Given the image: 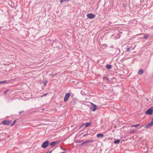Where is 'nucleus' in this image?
<instances>
[{
    "label": "nucleus",
    "mask_w": 153,
    "mask_h": 153,
    "mask_svg": "<svg viewBox=\"0 0 153 153\" xmlns=\"http://www.w3.org/2000/svg\"><path fill=\"white\" fill-rule=\"evenodd\" d=\"M64 1H65V0H64ZM65 1H69V0H65Z\"/></svg>",
    "instance_id": "31"
},
{
    "label": "nucleus",
    "mask_w": 153,
    "mask_h": 153,
    "mask_svg": "<svg viewBox=\"0 0 153 153\" xmlns=\"http://www.w3.org/2000/svg\"><path fill=\"white\" fill-rule=\"evenodd\" d=\"M56 143V142L55 141L52 142L51 143L50 145L51 146H54L55 145Z\"/></svg>",
    "instance_id": "14"
},
{
    "label": "nucleus",
    "mask_w": 153,
    "mask_h": 153,
    "mask_svg": "<svg viewBox=\"0 0 153 153\" xmlns=\"http://www.w3.org/2000/svg\"><path fill=\"white\" fill-rule=\"evenodd\" d=\"M11 123V121H7L6 120H4L2 121V124L3 125H9Z\"/></svg>",
    "instance_id": "4"
},
{
    "label": "nucleus",
    "mask_w": 153,
    "mask_h": 153,
    "mask_svg": "<svg viewBox=\"0 0 153 153\" xmlns=\"http://www.w3.org/2000/svg\"><path fill=\"white\" fill-rule=\"evenodd\" d=\"M48 94L47 93H46L45 94H44L43 95L42 97H43V96H46Z\"/></svg>",
    "instance_id": "27"
},
{
    "label": "nucleus",
    "mask_w": 153,
    "mask_h": 153,
    "mask_svg": "<svg viewBox=\"0 0 153 153\" xmlns=\"http://www.w3.org/2000/svg\"><path fill=\"white\" fill-rule=\"evenodd\" d=\"M1 29V27H0V29Z\"/></svg>",
    "instance_id": "32"
},
{
    "label": "nucleus",
    "mask_w": 153,
    "mask_h": 153,
    "mask_svg": "<svg viewBox=\"0 0 153 153\" xmlns=\"http://www.w3.org/2000/svg\"><path fill=\"white\" fill-rule=\"evenodd\" d=\"M57 74V73H56V74H53V75H52V77H55V76H56V75Z\"/></svg>",
    "instance_id": "20"
},
{
    "label": "nucleus",
    "mask_w": 153,
    "mask_h": 153,
    "mask_svg": "<svg viewBox=\"0 0 153 153\" xmlns=\"http://www.w3.org/2000/svg\"><path fill=\"white\" fill-rule=\"evenodd\" d=\"M64 1V0H61L60 2L61 4H62V2H63V1Z\"/></svg>",
    "instance_id": "23"
},
{
    "label": "nucleus",
    "mask_w": 153,
    "mask_h": 153,
    "mask_svg": "<svg viewBox=\"0 0 153 153\" xmlns=\"http://www.w3.org/2000/svg\"><path fill=\"white\" fill-rule=\"evenodd\" d=\"M16 122V120H15L13 122V123L11 125V126H13V125H14L15 124V123Z\"/></svg>",
    "instance_id": "19"
},
{
    "label": "nucleus",
    "mask_w": 153,
    "mask_h": 153,
    "mask_svg": "<svg viewBox=\"0 0 153 153\" xmlns=\"http://www.w3.org/2000/svg\"><path fill=\"white\" fill-rule=\"evenodd\" d=\"M49 142L47 140L44 142L42 146V147L43 148H46L49 145Z\"/></svg>",
    "instance_id": "3"
},
{
    "label": "nucleus",
    "mask_w": 153,
    "mask_h": 153,
    "mask_svg": "<svg viewBox=\"0 0 153 153\" xmlns=\"http://www.w3.org/2000/svg\"><path fill=\"white\" fill-rule=\"evenodd\" d=\"M6 82V81H0V83H4Z\"/></svg>",
    "instance_id": "21"
},
{
    "label": "nucleus",
    "mask_w": 153,
    "mask_h": 153,
    "mask_svg": "<svg viewBox=\"0 0 153 153\" xmlns=\"http://www.w3.org/2000/svg\"><path fill=\"white\" fill-rule=\"evenodd\" d=\"M70 94L69 93H67L66 94L64 100L65 101H67L70 96Z\"/></svg>",
    "instance_id": "6"
},
{
    "label": "nucleus",
    "mask_w": 153,
    "mask_h": 153,
    "mask_svg": "<svg viewBox=\"0 0 153 153\" xmlns=\"http://www.w3.org/2000/svg\"><path fill=\"white\" fill-rule=\"evenodd\" d=\"M120 142V140H117L114 141V143L116 144L119 143Z\"/></svg>",
    "instance_id": "11"
},
{
    "label": "nucleus",
    "mask_w": 153,
    "mask_h": 153,
    "mask_svg": "<svg viewBox=\"0 0 153 153\" xmlns=\"http://www.w3.org/2000/svg\"><path fill=\"white\" fill-rule=\"evenodd\" d=\"M51 151H48V152H46L45 153H51Z\"/></svg>",
    "instance_id": "24"
},
{
    "label": "nucleus",
    "mask_w": 153,
    "mask_h": 153,
    "mask_svg": "<svg viewBox=\"0 0 153 153\" xmlns=\"http://www.w3.org/2000/svg\"><path fill=\"white\" fill-rule=\"evenodd\" d=\"M106 67L107 69H109L111 68V66L110 65L107 64L106 65Z\"/></svg>",
    "instance_id": "10"
},
{
    "label": "nucleus",
    "mask_w": 153,
    "mask_h": 153,
    "mask_svg": "<svg viewBox=\"0 0 153 153\" xmlns=\"http://www.w3.org/2000/svg\"><path fill=\"white\" fill-rule=\"evenodd\" d=\"M91 124L90 123H87L85 124V127H87L89 126Z\"/></svg>",
    "instance_id": "15"
},
{
    "label": "nucleus",
    "mask_w": 153,
    "mask_h": 153,
    "mask_svg": "<svg viewBox=\"0 0 153 153\" xmlns=\"http://www.w3.org/2000/svg\"><path fill=\"white\" fill-rule=\"evenodd\" d=\"M47 83V82H45V83H44V85H46V84Z\"/></svg>",
    "instance_id": "29"
},
{
    "label": "nucleus",
    "mask_w": 153,
    "mask_h": 153,
    "mask_svg": "<svg viewBox=\"0 0 153 153\" xmlns=\"http://www.w3.org/2000/svg\"><path fill=\"white\" fill-rule=\"evenodd\" d=\"M97 137L101 138H102L104 137V134H99L97 135Z\"/></svg>",
    "instance_id": "9"
},
{
    "label": "nucleus",
    "mask_w": 153,
    "mask_h": 153,
    "mask_svg": "<svg viewBox=\"0 0 153 153\" xmlns=\"http://www.w3.org/2000/svg\"><path fill=\"white\" fill-rule=\"evenodd\" d=\"M148 35H145V36H144V38L145 39H147V38H148Z\"/></svg>",
    "instance_id": "18"
},
{
    "label": "nucleus",
    "mask_w": 153,
    "mask_h": 153,
    "mask_svg": "<svg viewBox=\"0 0 153 153\" xmlns=\"http://www.w3.org/2000/svg\"><path fill=\"white\" fill-rule=\"evenodd\" d=\"M87 135V134H84L83 135V137H85Z\"/></svg>",
    "instance_id": "26"
},
{
    "label": "nucleus",
    "mask_w": 153,
    "mask_h": 153,
    "mask_svg": "<svg viewBox=\"0 0 153 153\" xmlns=\"http://www.w3.org/2000/svg\"><path fill=\"white\" fill-rule=\"evenodd\" d=\"M91 105L90 107V109L93 111H95L97 110V108L96 105L93 103H91Z\"/></svg>",
    "instance_id": "2"
},
{
    "label": "nucleus",
    "mask_w": 153,
    "mask_h": 153,
    "mask_svg": "<svg viewBox=\"0 0 153 153\" xmlns=\"http://www.w3.org/2000/svg\"><path fill=\"white\" fill-rule=\"evenodd\" d=\"M23 112V111H20L19 112V114H21Z\"/></svg>",
    "instance_id": "25"
},
{
    "label": "nucleus",
    "mask_w": 153,
    "mask_h": 153,
    "mask_svg": "<svg viewBox=\"0 0 153 153\" xmlns=\"http://www.w3.org/2000/svg\"><path fill=\"white\" fill-rule=\"evenodd\" d=\"M93 140H91L84 141L82 143V145L83 146H86L87 145V144L88 143H92V141Z\"/></svg>",
    "instance_id": "5"
},
{
    "label": "nucleus",
    "mask_w": 153,
    "mask_h": 153,
    "mask_svg": "<svg viewBox=\"0 0 153 153\" xmlns=\"http://www.w3.org/2000/svg\"><path fill=\"white\" fill-rule=\"evenodd\" d=\"M143 70H140L138 72V74H142L143 73Z\"/></svg>",
    "instance_id": "12"
},
{
    "label": "nucleus",
    "mask_w": 153,
    "mask_h": 153,
    "mask_svg": "<svg viewBox=\"0 0 153 153\" xmlns=\"http://www.w3.org/2000/svg\"><path fill=\"white\" fill-rule=\"evenodd\" d=\"M135 131L134 130L132 129L130 131V133H133L135 132Z\"/></svg>",
    "instance_id": "16"
},
{
    "label": "nucleus",
    "mask_w": 153,
    "mask_h": 153,
    "mask_svg": "<svg viewBox=\"0 0 153 153\" xmlns=\"http://www.w3.org/2000/svg\"><path fill=\"white\" fill-rule=\"evenodd\" d=\"M152 126H153V119L152 120L151 123L146 126V127L148 128Z\"/></svg>",
    "instance_id": "8"
},
{
    "label": "nucleus",
    "mask_w": 153,
    "mask_h": 153,
    "mask_svg": "<svg viewBox=\"0 0 153 153\" xmlns=\"http://www.w3.org/2000/svg\"><path fill=\"white\" fill-rule=\"evenodd\" d=\"M140 125L139 124L135 125H133L131 126V127H138Z\"/></svg>",
    "instance_id": "13"
},
{
    "label": "nucleus",
    "mask_w": 153,
    "mask_h": 153,
    "mask_svg": "<svg viewBox=\"0 0 153 153\" xmlns=\"http://www.w3.org/2000/svg\"><path fill=\"white\" fill-rule=\"evenodd\" d=\"M106 79L107 80H108V78L106 77Z\"/></svg>",
    "instance_id": "28"
},
{
    "label": "nucleus",
    "mask_w": 153,
    "mask_h": 153,
    "mask_svg": "<svg viewBox=\"0 0 153 153\" xmlns=\"http://www.w3.org/2000/svg\"><path fill=\"white\" fill-rule=\"evenodd\" d=\"M153 107H151L146 111V114L149 115H152L153 114Z\"/></svg>",
    "instance_id": "1"
},
{
    "label": "nucleus",
    "mask_w": 153,
    "mask_h": 153,
    "mask_svg": "<svg viewBox=\"0 0 153 153\" xmlns=\"http://www.w3.org/2000/svg\"><path fill=\"white\" fill-rule=\"evenodd\" d=\"M7 91H5L4 92V93H5L7 92Z\"/></svg>",
    "instance_id": "30"
},
{
    "label": "nucleus",
    "mask_w": 153,
    "mask_h": 153,
    "mask_svg": "<svg viewBox=\"0 0 153 153\" xmlns=\"http://www.w3.org/2000/svg\"><path fill=\"white\" fill-rule=\"evenodd\" d=\"M95 15L93 14L89 13L87 15V16L90 19H92L95 17Z\"/></svg>",
    "instance_id": "7"
},
{
    "label": "nucleus",
    "mask_w": 153,
    "mask_h": 153,
    "mask_svg": "<svg viewBox=\"0 0 153 153\" xmlns=\"http://www.w3.org/2000/svg\"><path fill=\"white\" fill-rule=\"evenodd\" d=\"M82 140H77L76 142L77 143H80L82 142Z\"/></svg>",
    "instance_id": "17"
},
{
    "label": "nucleus",
    "mask_w": 153,
    "mask_h": 153,
    "mask_svg": "<svg viewBox=\"0 0 153 153\" xmlns=\"http://www.w3.org/2000/svg\"><path fill=\"white\" fill-rule=\"evenodd\" d=\"M127 50L128 52H130V51L129 48L128 47L127 48Z\"/></svg>",
    "instance_id": "22"
}]
</instances>
